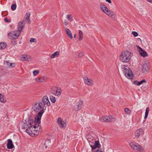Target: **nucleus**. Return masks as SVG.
<instances>
[{"label": "nucleus", "mask_w": 152, "mask_h": 152, "mask_svg": "<svg viewBox=\"0 0 152 152\" xmlns=\"http://www.w3.org/2000/svg\"><path fill=\"white\" fill-rule=\"evenodd\" d=\"M41 104L42 103L39 102L33 104L32 107V109L34 111L39 112L35 118V121L38 124L40 123L41 118L44 112V109L45 110L46 109V108H45L42 106Z\"/></svg>", "instance_id": "f257e3e1"}, {"label": "nucleus", "mask_w": 152, "mask_h": 152, "mask_svg": "<svg viewBox=\"0 0 152 152\" xmlns=\"http://www.w3.org/2000/svg\"><path fill=\"white\" fill-rule=\"evenodd\" d=\"M33 122L34 120L33 117L30 116L28 117V119L23 120L21 126V128L23 129H26V132L30 135L32 132H30L29 130L31 129H33L32 125Z\"/></svg>", "instance_id": "f03ea898"}, {"label": "nucleus", "mask_w": 152, "mask_h": 152, "mask_svg": "<svg viewBox=\"0 0 152 152\" xmlns=\"http://www.w3.org/2000/svg\"><path fill=\"white\" fill-rule=\"evenodd\" d=\"M131 53L128 51H123L119 56L120 60L123 62H128L131 58Z\"/></svg>", "instance_id": "7ed1b4c3"}, {"label": "nucleus", "mask_w": 152, "mask_h": 152, "mask_svg": "<svg viewBox=\"0 0 152 152\" xmlns=\"http://www.w3.org/2000/svg\"><path fill=\"white\" fill-rule=\"evenodd\" d=\"M121 67L125 76L128 78L132 79L133 77V74L129 68L125 65H122Z\"/></svg>", "instance_id": "20e7f679"}, {"label": "nucleus", "mask_w": 152, "mask_h": 152, "mask_svg": "<svg viewBox=\"0 0 152 152\" xmlns=\"http://www.w3.org/2000/svg\"><path fill=\"white\" fill-rule=\"evenodd\" d=\"M51 94L58 97H59L62 93V90L59 87H53L50 90Z\"/></svg>", "instance_id": "39448f33"}, {"label": "nucleus", "mask_w": 152, "mask_h": 152, "mask_svg": "<svg viewBox=\"0 0 152 152\" xmlns=\"http://www.w3.org/2000/svg\"><path fill=\"white\" fill-rule=\"evenodd\" d=\"M129 145L131 148L135 151H141L143 148L138 143L135 142H131Z\"/></svg>", "instance_id": "423d86ee"}, {"label": "nucleus", "mask_w": 152, "mask_h": 152, "mask_svg": "<svg viewBox=\"0 0 152 152\" xmlns=\"http://www.w3.org/2000/svg\"><path fill=\"white\" fill-rule=\"evenodd\" d=\"M20 34V32L17 31H14L13 32H11L8 34V37L11 39H16Z\"/></svg>", "instance_id": "0eeeda50"}, {"label": "nucleus", "mask_w": 152, "mask_h": 152, "mask_svg": "<svg viewBox=\"0 0 152 152\" xmlns=\"http://www.w3.org/2000/svg\"><path fill=\"white\" fill-rule=\"evenodd\" d=\"M39 102L42 103L41 104L44 108L45 105L48 106H49L50 105V103L48 98L46 96H44L42 98V100Z\"/></svg>", "instance_id": "6e6552de"}, {"label": "nucleus", "mask_w": 152, "mask_h": 152, "mask_svg": "<svg viewBox=\"0 0 152 152\" xmlns=\"http://www.w3.org/2000/svg\"><path fill=\"white\" fill-rule=\"evenodd\" d=\"M114 120L113 117L111 116H105L102 117L101 120L106 122H110L113 121Z\"/></svg>", "instance_id": "1a4fd4ad"}, {"label": "nucleus", "mask_w": 152, "mask_h": 152, "mask_svg": "<svg viewBox=\"0 0 152 152\" xmlns=\"http://www.w3.org/2000/svg\"><path fill=\"white\" fill-rule=\"evenodd\" d=\"M149 69L150 66L148 64L145 63L142 65V70L144 73H147L149 72Z\"/></svg>", "instance_id": "9d476101"}, {"label": "nucleus", "mask_w": 152, "mask_h": 152, "mask_svg": "<svg viewBox=\"0 0 152 152\" xmlns=\"http://www.w3.org/2000/svg\"><path fill=\"white\" fill-rule=\"evenodd\" d=\"M144 134V131L142 129H140L137 130L134 133L135 138L137 139L139 137Z\"/></svg>", "instance_id": "9b49d317"}, {"label": "nucleus", "mask_w": 152, "mask_h": 152, "mask_svg": "<svg viewBox=\"0 0 152 152\" xmlns=\"http://www.w3.org/2000/svg\"><path fill=\"white\" fill-rule=\"evenodd\" d=\"M84 79L85 83L88 86H92L94 85V82L91 79L88 78L86 76H85Z\"/></svg>", "instance_id": "f8f14e48"}, {"label": "nucleus", "mask_w": 152, "mask_h": 152, "mask_svg": "<svg viewBox=\"0 0 152 152\" xmlns=\"http://www.w3.org/2000/svg\"><path fill=\"white\" fill-rule=\"evenodd\" d=\"M20 58L22 60L28 61H31L32 59V58L30 56L26 55H22L21 56Z\"/></svg>", "instance_id": "ddd939ff"}, {"label": "nucleus", "mask_w": 152, "mask_h": 152, "mask_svg": "<svg viewBox=\"0 0 152 152\" xmlns=\"http://www.w3.org/2000/svg\"><path fill=\"white\" fill-rule=\"evenodd\" d=\"M24 25L25 23L23 21L18 23V30L17 31H19L20 32V31L24 27Z\"/></svg>", "instance_id": "4468645a"}, {"label": "nucleus", "mask_w": 152, "mask_h": 152, "mask_svg": "<svg viewBox=\"0 0 152 152\" xmlns=\"http://www.w3.org/2000/svg\"><path fill=\"white\" fill-rule=\"evenodd\" d=\"M92 150L96 149V148H100L101 146V145L99 143V141H96L95 142L94 145H90Z\"/></svg>", "instance_id": "2eb2a0df"}, {"label": "nucleus", "mask_w": 152, "mask_h": 152, "mask_svg": "<svg viewBox=\"0 0 152 152\" xmlns=\"http://www.w3.org/2000/svg\"><path fill=\"white\" fill-rule=\"evenodd\" d=\"M50 143V141L49 140H43L42 143V146L44 148H46L49 145Z\"/></svg>", "instance_id": "dca6fc26"}, {"label": "nucleus", "mask_w": 152, "mask_h": 152, "mask_svg": "<svg viewBox=\"0 0 152 152\" xmlns=\"http://www.w3.org/2000/svg\"><path fill=\"white\" fill-rule=\"evenodd\" d=\"M82 105V102L79 101L77 105L74 106V109L75 111H78L81 110Z\"/></svg>", "instance_id": "f3484780"}, {"label": "nucleus", "mask_w": 152, "mask_h": 152, "mask_svg": "<svg viewBox=\"0 0 152 152\" xmlns=\"http://www.w3.org/2000/svg\"><path fill=\"white\" fill-rule=\"evenodd\" d=\"M35 80L37 82H43L47 81V78L45 77H40L36 78Z\"/></svg>", "instance_id": "a211bd4d"}, {"label": "nucleus", "mask_w": 152, "mask_h": 152, "mask_svg": "<svg viewBox=\"0 0 152 152\" xmlns=\"http://www.w3.org/2000/svg\"><path fill=\"white\" fill-rule=\"evenodd\" d=\"M7 148L9 149H12L14 147V145L12 143V140L9 139L8 140V142L7 144Z\"/></svg>", "instance_id": "6ab92c4d"}, {"label": "nucleus", "mask_w": 152, "mask_h": 152, "mask_svg": "<svg viewBox=\"0 0 152 152\" xmlns=\"http://www.w3.org/2000/svg\"><path fill=\"white\" fill-rule=\"evenodd\" d=\"M57 123L61 128L64 127V122L62 121L61 118H58L57 120Z\"/></svg>", "instance_id": "aec40b11"}, {"label": "nucleus", "mask_w": 152, "mask_h": 152, "mask_svg": "<svg viewBox=\"0 0 152 152\" xmlns=\"http://www.w3.org/2000/svg\"><path fill=\"white\" fill-rule=\"evenodd\" d=\"M65 31L66 32L67 36L71 39H72L73 37L70 31L68 28H66Z\"/></svg>", "instance_id": "412c9836"}, {"label": "nucleus", "mask_w": 152, "mask_h": 152, "mask_svg": "<svg viewBox=\"0 0 152 152\" xmlns=\"http://www.w3.org/2000/svg\"><path fill=\"white\" fill-rule=\"evenodd\" d=\"M139 48L141 50V52H140L141 55L143 57H145L147 56V53L143 50L141 48L139 47Z\"/></svg>", "instance_id": "4be33fe9"}, {"label": "nucleus", "mask_w": 152, "mask_h": 152, "mask_svg": "<svg viewBox=\"0 0 152 152\" xmlns=\"http://www.w3.org/2000/svg\"><path fill=\"white\" fill-rule=\"evenodd\" d=\"M100 8L104 12H105V11L108 9L107 7L103 4L100 5Z\"/></svg>", "instance_id": "5701e85b"}, {"label": "nucleus", "mask_w": 152, "mask_h": 152, "mask_svg": "<svg viewBox=\"0 0 152 152\" xmlns=\"http://www.w3.org/2000/svg\"><path fill=\"white\" fill-rule=\"evenodd\" d=\"M30 13H26V15L25 17L24 18H25L27 20L26 22H27L28 23H30Z\"/></svg>", "instance_id": "b1692460"}, {"label": "nucleus", "mask_w": 152, "mask_h": 152, "mask_svg": "<svg viewBox=\"0 0 152 152\" xmlns=\"http://www.w3.org/2000/svg\"><path fill=\"white\" fill-rule=\"evenodd\" d=\"M59 55V52L58 51H56L53 53L50 56L51 58H53L56 57H57Z\"/></svg>", "instance_id": "393cba45"}, {"label": "nucleus", "mask_w": 152, "mask_h": 152, "mask_svg": "<svg viewBox=\"0 0 152 152\" xmlns=\"http://www.w3.org/2000/svg\"><path fill=\"white\" fill-rule=\"evenodd\" d=\"M66 18L70 22H72L74 20L72 15L71 14H68L66 15Z\"/></svg>", "instance_id": "a878e982"}, {"label": "nucleus", "mask_w": 152, "mask_h": 152, "mask_svg": "<svg viewBox=\"0 0 152 152\" xmlns=\"http://www.w3.org/2000/svg\"><path fill=\"white\" fill-rule=\"evenodd\" d=\"M6 101V99L4 98V95L0 93V101L2 103H5Z\"/></svg>", "instance_id": "bb28decb"}, {"label": "nucleus", "mask_w": 152, "mask_h": 152, "mask_svg": "<svg viewBox=\"0 0 152 152\" xmlns=\"http://www.w3.org/2000/svg\"><path fill=\"white\" fill-rule=\"evenodd\" d=\"M79 41L83 39V33L82 31L80 30H79Z\"/></svg>", "instance_id": "cd10ccee"}, {"label": "nucleus", "mask_w": 152, "mask_h": 152, "mask_svg": "<svg viewBox=\"0 0 152 152\" xmlns=\"http://www.w3.org/2000/svg\"><path fill=\"white\" fill-rule=\"evenodd\" d=\"M39 129H34L33 130V129H30V132H32L31 133V134H32V133L34 134H36V133H37V132L38 131V132H39V131H40V130H38Z\"/></svg>", "instance_id": "c85d7f7f"}, {"label": "nucleus", "mask_w": 152, "mask_h": 152, "mask_svg": "<svg viewBox=\"0 0 152 152\" xmlns=\"http://www.w3.org/2000/svg\"><path fill=\"white\" fill-rule=\"evenodd\" d=\"M149 108L148 107H147L146 109L145 112V116L144 117V119H146L147 118L149 112Z\"/></svg>", "instance_id": "c756f323"}, {"label": "nucleus", "mask_w": 152, "mask_h": 152, "mask_svg": "<svg viewBox=\"0 0 152 152\" xmlns=\"http://www.w3.org/2000/svg\"><path fill=\"white\" fill-rule=\"evenodd\" d=\"M105 12L104 13L106 14L108 16H113V14H112V12L109 10L108 8L107 9V10L105 11Z\"/></svg>", "instance_id": "7c9ffc66"}, {"label": "nucleus", "mask_w": 152, "mask_h": 152, "mask_svg": "<svg viewBox=\"0 0 152 152\" xmlns=\"http://www.w3.org/2000/svg\"><path fill=\"white\" fill-rule=\"evenodd\" d=\"M35 123H36L37 124V123L35 121ZM40 123H39V124H38V123H37V124H38V125H37V126L36 125H34V126H32V128H34V129H39V130H40V132H41L42 131V130L41 129H40V126H39V124Z\"/></svg>", "instance_id": "2f4dec72"}, {"label": "nucleus", "mask_w": 152, "mask_h": 152, "mask_svg": "<svg viewBox=\"0 0 152 152\" xmlns=\"http://www.w3.org/2000/svg\"><path fill=\"white\" fill-rule=\"evenodd\" d=\"M50 101L53 103H54L56 101V99L53 96H50Z\"/></svg>", "instance_id": "473e14b6"}, {"label": "nucleus", "mask_w": 152, "mask_h": 152, "mask_svg": "<svg viewBox=\"0 0 152 152\" xmlns=\"http://www.w3.org/2000/svg\"><path fill=\"white\" fill-rule=\"evenodd\" d=\"M1 48L2 49H4L7 47L6 44L4 43H1Z\"/></svg>", "instance_id": "72a5a7b5"}, {"label": "nucleus", "mask_w": 152, "mask_h": 152, "mask_svg": "<svg viewBox=\"0 0 152 152\" xmlns=\"http://www.w3.org/2000/svg\"><path fill=\"white\" fill-rule=\"evenodd\" d=\"M125 111L127 114H130L131 113V111L127 108H125L124 109Z\"/></svg>", "instance_id": "f704fd0d"}, {"label": "nucleus", "mask_w": 152, "mask_h": 152, "mask_svg": "<svg viewBox=\"0 0 152 152\" xmlns=\"http://www.w3.org/2000/svg\"><path fill=\"white\" fill-rule=\"evenodd\" d=\"M146 83V81L145 79H143L140 82H138V84L137 85L138 86H140L141 84H142L143 83Z\"/></svg>", "instance_id": "c9c22d12"}, {"label": "nucleus", "mask_w": 152, "mask_h": 152, "mask_svg": "<svg viewBox=\"0 0 152 152\" xmlns=\"http://www.w3.org/2000/svg\"><path fill=\"white\" fill-rule=\"evenodd\" d=\"M16 8V4H12L11 6V9L12 10H15Z\"/></svg>", "instance_id": "e433bc0d"}, {"label": "nucleus", "mask_w": 152, "mask_h": 152, "mask_svg": "<svg viewBox=\"0 0 152 152\" xmlns=\"http://www.w3.org/2000/svg\"><path fill=\"white\" fill-rule=\"evenodd\" d=\"M39 73V71L38 70H34L33 72V74L34 76H36Z\"/></svg>", "instance_id": "4c0bfd02"}, {"label": "nucleus", "mask_w": 152, "mask_h": 152, "mask_svg": "<svg viewBox=\"0 0 152 152\" xmlns=\"http://www.w3.org/2000/svg\"><path fill=\"white\" fill-rule=\"evenodd\" d=\"M30 42H36L37 40L35 38H31L30 40Z\"/></svg>", "instance_id": "58836bf2"}, {"label": "nucleus", "mask_w": 152, "mask_h": 152, "mask_svg": "<svg viewBox=\"0 0 152 152\" xmlns=\"http://www.w3.org/2000/svg\"><path fill=\"white\" fill-rule=\"evenodd\" d=\"M132 34L134 37H137L138 35V34L137 32L135 31H133L132 32Z\"/></svg>", "instance_id": "ea45409f"}, {"label": "nucleus", "mask_w": 152, "mask_h": 152, "mask_svg": "<svg viewBox=\"0 0 152 152\" xmlns=\"http://www.w3.org/2000/svg\"><path fill=\"white\" fill-rule=\"evenodd\" d=\"M84 55V53H83L81 52L79 53L78 55V57L79 58H81Z\"/></svg>", "instance_id": "a19ab883"}, {"label": "nucleus", "mask_w": 152, "mask_h": 152, "mask_svg": "<svg viewBox=\"0 0 152 152\" xmlns=\"http://www.w3.org/2000/svg\"><path fill=\"white\" fill-rule=\"evenodd\" d=\"M8 64H9V66H11L12 67H14L15 66L14 64H12L10 63H8Z\"/></svg>", "instance_id": "79ce46f5"}, {"label": "nucleus", "mask_w": 152, "mask_h": 152, "mask_svg": "<svg viewBox=\"0 0 152 152\" xmlns=\"http://www.w3.org/2000/svg\"><path fill=\"white\" fill-rule=\"evenodd\" d=\"M64 23L65 25L66 26H67L68 24V23L67 22V20H64Z\"/></svg>", "instance_id": "37998d69"}, {"label": "nucleus", "mask_w": 152, "mask_h": 152, "mask_svg": "<svg viewBox=\"0 0 152 152\" xmlns=\"http://www.w3.org/2000/svg\"><path fill=\"white\" fill-rule=\"evenodd\" d=\"M4 20L6 22H10V21L8 19V18H5L4 19Z\"/></svg>", "instance_id": "c03bdc74"}, {"label": "nucleus", "mask_w": 152, "mask_h": 152, "mask_svg": "<svg viewBox=\"0 0 152 152\" xmlns=\"http://www.w3.org/2000/svg\"><path fill=\"white\" fill-rule=\"evenodd\" d=\"M8 63L9 62L7 61H5L4 62V64H7V66H8V67H9L10 66H9V64H8Z\"/></svg>", "instance_id": "a18cd8bd"}, {"label": "nucleus", "mask_w": 152, "mask_h": 152, "mask_svg": "<svg viewBox=\"0 0 152 152\" xmlns=\"http://www.w3.org/2000/svg\"><path fill=\"white\" fill-rule=\"evenodd\" d=\"M95 152H102V151L101 150L98 149V150H96Z\"/></svg>", "instance_id": "49530a36"}, {"label": "nucleus", "mask_w": 152, "mask_h": 152, "mask_svg": "<svg viewBox=\"0 0 152 152\" xmlns=\"http://www.w3.org/2000/svg\"><path fill=\"white\" fill-rule=\"evenodd\" d=\"M105 0L107 2H108L109 3H111V0Z\"/></svg>", "instance_id": "de8ad7c7"}, {"label": "nucleus", "mask_w": 152, "mask_h": 152, "mask_svg": "<svg viewBox=\"0 0 152 152\" xmlns=\"http://www.w3.org/2000/svg\"><path fill=\"white\" fill-rule=\"evenodd\" d=\"M148 2L152 3V0H146Z\"/></svg>", "instance_id": "09e8293b"}, {"label": "nucleus", "mask_w": 152, "mask_h": 152, "mask_svg": "<svg viewBox=\"0 0 152 152\" xmlns=\"http://www.w3.org/2000/svg\"><path fill=\"white\" fill-rule=\"evenodd\" d=\"M76 34H75L74 35V37L75 38H76Z\"/></svg>", "instance_id": "8fccbe9b"}, {"label": "nucleus", "mask_w": 152, "mask_h": 152, "mask_svg": "<svg viewBox=\"0 0 152 152\" xmlns=\"http://www.w3.org/2000/svg\"><path fill=\"white\" fill-rule=\"evenodd\" d=\"M0 49H1V43H0Z\"/></svg>", "instance_id": "3c124183"}, {"label": "nucleus", "mask_w": 152, "mask_h": 152, "mask_svg": "<svg viewBox=\"0 0 152 152\" xmlns=\"http://www.w3.org/2000/svg\"><path fill=\"white\" fill-rule=\"evenodd\" d=\"M137 40H138V41H139V40H141V39L140 38H138Z\"/></svg>", "instance_id": "603ef678"}, {"label": "nucleus", "mask_w": 152, "mask_h": 152, "mask_svg": "<svg viewBox=\"0 0 152 152\" xmlns=\"http://www.w3.org/2000/svg\"><path fill=\"white\" fill-rule=\"evenodd\" d=\"M15 44H16V42H15Z\"/></svg>", "instance_id": "864d4df0"}]
</instances>
